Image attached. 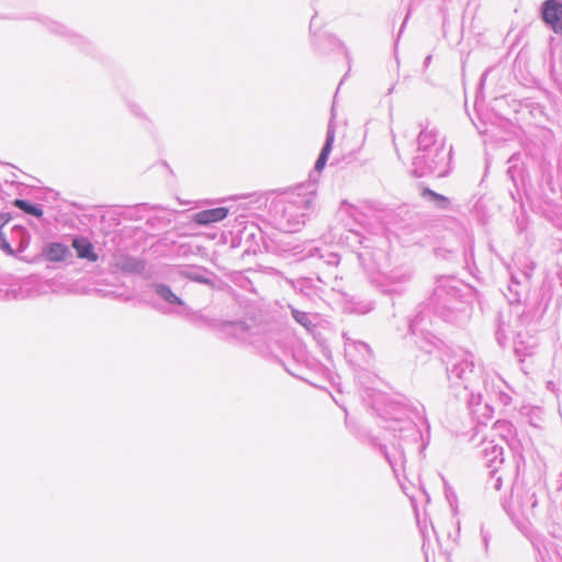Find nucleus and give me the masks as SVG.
Wrapping results in <instances>:
<instances>
[{"label":"nucleus","instance_id":"obj_3","mask_svg":"<svg viewBox=\"0 0 562 562\" xmlns=\"http://www.w3.org/2000/svg\"><path fill=\"white\" fill-rule=\"evenodd\" d=\"M72 247L77 251V255L81 259L95 262L98 255L94 252L93 245L87 238H75L72 240Z\"/></svg>","mask_w":562,"mask_h":562},{"label":"nucleus","instance_id":"obj_9","mask_svg":"<svg viewBox=\"0 0 562 562\" xmlns=\"http://www.w3.org/2000/svg\"><path fill=\"white\" fill-rule=\"evenodd\" d=\"M423 194L431 196L434 200L440 202L442 205H447L448 202H449L446 196H443L441 194H438V193H436L435 191H432L430 189H425Z\"/></svg>","mask_w":562,"mask_h":562},{"label":"nucleus","instance_id":"obj_7","mask_svg":"<svg viewBox=\"0 0 562 562\" xmlns=\"http://www.w3.org/2000/svg\"><path fill=\"white\" fill-rule=\"evenodd\" d=\"M13 205L19 207L20 210L24 211L26 214H31V215H34L36 217H42L43 216V211L33 205V204H30L27 201L25 200H20V199H16L13 201Z\"/></svg>","mask_w":562,"mask_h":562},{"label":"nucleus","instance_id":"obj_4","mask_svg":"<svg viewBox=\"0 0 562 562\" xmlns=\"http://www.w3.org/2000/svg\"><path fill=\"white\" fill-rule=\"evenodd\" d=\"M68 255V248L64 244L54 243L48 247L47 258L50 261H63Z\"/></svg>","mask_w":562,"mask_h":562},{"label":"nucleus","instance_id":"obj_5","mask_svg":"<svg viewBox=\"0 0 562 562\" xmlns=\"http://www.w3.org/2000/svg\"><path fill=\"white\" fill-rule=\"evenodd\" d=\"M333 143H334V135L333 134H328L327 136V139H326V143L321 151V155L318 157V159L316 160V164H315V169L317 171H322L326 165V161H327V158H328V155L331 150V147H333Z\"/></svg>","mask_w":562,"mask_h":562},{"label":"nucleus","instance_id":"obj_6","mask_svg":"<svg viewBox=\"0 0 562 562\" xmlns=\"http://www.w3.org/2000/svg\"><path fill=\"white\" fill-rule=\"evenodd\" d=\"M156 292L167 302L171 304L182 305L183 302L179 299L172 290L166 284L156 285Z\"/></svg>","mask_w":562,"mask_h":562},{"label":"nucleus","instance_id":"obj_1","mask_svg":"<svg viewBox=\"0 0 562 562\" xmlns=\"http://www.w3.org/2000/svg\"><path fill=\"white\" fill-rule=\"evenodd\" d=\"M542 19L555 33H562V3L547 0L542 7Z\"/></svg>","mask_w":562,"mask_h":562},{"label":"nucleus","instance_id":"obj_8","mask_svg":"<svg viewBox=\"0 0 562 562\" xmlns=\"http://www.w3.org/2000/svg\"><path fill=\"white\" fill-rule=\"evenodd\" d=\"M293 317L297 323H300L305 328H311L313 326L308 315L305 312L294 310Z\"/></svg>","mask_w":562,"mask_h":562},{"label":"nucleus","instance_id":"obj_2","mask_svg":"<svg viewBox=\"0 0 562 562\" xmlns=\"http://www.w3.org/2000/svg\"><path fill=\"white\" fill-rule=\"evenodd\" d=\"M229 210L224 206L203 210L194 214L193 221L199 225H210L227 217Z\"/></svg>","mask_w":562,"mask_h":562}]
</instances>
